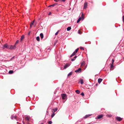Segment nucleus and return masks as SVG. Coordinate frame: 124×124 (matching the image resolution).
Instances as JSON below:
<instances>
[{
    "label": "nucleus",
    "mask_w": 124,
    "mask_h": 124,
    "mask_svg": "<svg viewBox=\"0 0 124 124\" xmlns=\"http://www.w3.org/2000/svg\"><path fill=\"white\" fill-rule=\"evenodd\" d=\"M8 47L9 46L7 44H6L3 45V48L4 49L5 48H7L8 49Z\"/></svg>",
    "instance_id": "nucleus-5"
},
{
    "label": "nucleus",
    "mask_w": 124,
    "mask_h": 124,
    "mask_svg": "<svg viewBox=\"0 0 124 124\" xmlns=\"http://www.w3.org/2000/svg\"><path fill=\"white\" fill-rule=\"evenodd\" d=\"M24 38V35H22L21 37V41H23Z\"/></svg>",
    "instance_id": "nucleus-13"
},
{
    "label": "nucleus",
    "mask_w": 124,
    "mask_h": 124,
    "mask_svg": "<svg viewBox=\"0 0 124 124\" xmlns=\"http://www.w3.org/2000/svg\"><path fill=\"white\" fill-rule=\"evenodd\" d=\"M41 124H43V123H42Z\"/></svg>",
    "instance_id": "nucleus-48"
},
{
    "label": "nucleus",
    "mask_w": 124,
    "mask_h": 124,
    "mask_svg": "<svg viewBox=\"0 0 124 124\" xmlns=\"http://www.w3.org/2000/svg\"><path fill=\"white\" fill-rule=\"evenodd\" d=\"M81 17H79L77 21V23H78L80 22V20H81Z\"/></svg>",
    "instance_id": "nucleus-16"
},
{
    "label": "nucleus",
    "mask_w": 124,
    "mask_h": 124,
    "mask_svg": "<svg viewBox=\"0 0 124 124\" xmlns=\"http://www.w3.org/2000/svg\"><path fill=\"white\" fill-rule=\"evenodd\" d=\"M80 49H81V50H84V48H83V47H80Z\"/></svg>",
    "instance_id": "nucleus-33"
},
{
    "label": "nucleus",
    "mask_w": 124,
    "mask_h": 124,
    "mask_svg": "<svg viewBox=\"0 0 124 124\" xmlns=\"http://www.w3.org/2000/svg\"><path fill=\"white\" fill-rule=\"evenodd\" d=\"M14 116L13 115H12L11 116V118L12 119H14Z\"/></svg>",
    "instance_id": "nucleus-31"
},
{
    "label": "nucleus",
    "mask_w": 124,
    "mask_h": 124,
    "mask_svg": "<svg viewBox=\"0 0 124 124\" xmlns=\"http://www.w3.org/2000/svg\"><path fill=\"white\" fill-rule=\"evenodd\" d=\"M13 73V71L12 70H10L9 71L8 73L9 74H12Z\"/></svg>",
    "instance_id": "nucleus-19"
},
{
    "label": "nucleus",
    "mask_w": 124,
    "mask_h": 124,
    "mask_svg": "<svg viewBox=\"0 0 124 124\" xmlns=\"http://www.w3.org/2000/svg\"><path fill=\"white\" fill-rule=\"evenodd\" d=\"M70 65V63H66L64 66V69H66L68 67H69Z\"/></svg>",
    "instance_id": "nucleus-6"
},
{
    "label": "nucleus",
    "mask_w": 124,
    "mask_h": 124,
    "mask_svg": "<svg viewBox=\"0 0 124 124\" xmlns=\"http://www.w3.org/2000/svg\"><path fill=\"white\" fill-rule=\"evenodd\" d=\"M40 36L41 39L43 38V33H41L40 34Z\"/></svg>",
    "instance_id": "nucleus-14"
},
{
    "label": "nucleus",
    "mask_w": 124,
    "mask_h": 124,
    "mask_svg": "<svg viewBox=\"0 0 124 124\" xmlns=\"http://www.w3.org/2000/svg\"><path fill=\"white\" fill-rule=\"evenodd\" d=\"M92 114H88L86 115L84 117V118H87L88 117H89L91 116Z\"/></svg>",
    "instance_id": "nucleus-12"
},
{
    "label": "nucleus",
    "mask_w": 124,
    "mask_h": 124,
    "mask_svg": "<svg viewBox=\"0 0 124 124\" xmlns=\"http://www.w3.org/2000/svg\"><path fill=\"white\" fill-rule=\"evenodd\" d=\"M59 1H62V0H59Z\"/></svg>",
    "instance_id": "nucleus-45"
},
{
    "label": "nucleus",
    "mask_w": 124,
    "mask_h": 124,
    "mask_svg": "<svg viewBox=\"0 0 124 124\" xmlns=\"http://www.w3.org/2000/svg\"><path fill=\"white\" fill-rule=\"evenodd\" d=\"M79 48H78L76 49L75 51L70 56V57H72L73 56L75 55L76 53H77L78 50Z\"/></svg>",
    "instance_id": "nucleus-1"
},
{
    "label": "nucleus",
    "mask_w": 124,
    "mask_h": 124,
    "mask_svg": "<svg viewBox=\"0 0 124 124\" xmlns=\"http://www.w3.org/2000/svg\"><path fill=\"white\" fill-rule=\"evenodd\" d=\"M66 0H62V1L63 2H64Z\"/></svg>",
    "instance_id": "nucleus-42"
},
{
    "label": "nucleus",
    "mask_w": 124,
    "mask_h": 124,
    "mask_svg": "<svg viewBox=\"0 0 124 124\" xmlns=\"http://www.w3.org/2000/svg\"><path fill=\"white\" fill-rule=\"evenodd\" d=\"M56 42H56H56H55V43H54V46H55V45H56Z\"/></svg>",
    "instance_id": "nucleus-43"
},
{
    "label": "nucleus",
    "mask_w": 124,
    "mask_h": 124,
    "mask_svg": "<svg viewBox=\"0 0 124 124\" xmlns=\"http://www.w3.org/2000/svg\"><path fill=\"white\" fill-rule=\"evenodd\" d=\"M81 68H79L78 70H76L75 71L76 72H80L81 71Z\"/></svg>",
    "instance_id": "nucleus-7"
},
{
    "label": "nucleus",
    "mask_w": 124,
    "mask_h": 124,
    "mask_svg": "<svg viewBox=\"0 0 124 124\" xmlns=\"http://www.w3.org/2000/svg\"><path fill=\"white\" fill-rule=\"evenodd\" d=\"M75 60V59H74L73 58V59H71V61H74Z\"/></svg>",
    "instance_id": "nucleus-38"
},
{
    "label": "nucleus",
    "mask_w": 124,
    "mask_h": 124,
    "mask_svg": "<svg viewBox=\"0 0 124 124\" xmlns=\"http://www.w3.org/2000/svg\"><path fill=\"white\" fill-rule=\"evenodd\" d=\"M19 41L18 40H17V41H16V43L15 44V45L16 46V44H17V43H18Z\"/></svg>",
    "instance_id": "nucleus-29"
},
{
    "label": "nucleus",
    "mask_w": 124,
    "mask_h": 124,
    "mask_svg": "<svg viewBox=\"0 0 124 124\" xmlns=\"http://www.w3.org/2000/svg\"><path fill=\"white\" fill-rule=\"evenodd\" d=\"M16 47V46L15 45H14V46L11 45L10 46H9L8 49H13L15 48Z\"/></svg>",
    "instance_id": "nucleus-2"
},
{
    "label": "nucleus",
    "mask_w": 124,
    "mask_h": 124,
    "mask_svg": "<svg viewBox=\"0 0 124 124\" xmlns=\"http://www.w3.org/2000/svg\"><path fill=\"white\" fill-rule=\"evenodd\" d=\"M55 114L54 113H53L51 115V117L53 118L55 115Z\"/></svg>",
    "instance_id": "nucleus-27"
},
{
    "label": "nucleus",
    "mask_w": 124,
    "mask_h": 124,
    "mask_svg": "<svg viewBox=\"0 0 124 124\" xmlns=\"http://www.w3.org/2000/svg\"><path fill=\"white\" fill-rule=\"evenodd\" d=\"M114 62V60H113V59H112V64H113V63Z\"/></svg>",
    "instance_id": "nucleus-39"
},
{
    "label": "nucleus",
    "mask_w": 124,
    "mask_h": 124,
    "mask_svg": "<svg viewBox=\"0 0 124 124\" xmlns=\"http://www.w3.org/2000/svg\"><path fill=\"white\" fill-rule=\"evenodd\" d=\"M78 33L79 34H81V32L79 30L78 31Z\"/></svg>",
    "instance_id": "nucleus-36"
},
{
    "label": "nucleus",
    "mask_w": 124,
    "mask_h": 124,
    "mask_svg": "<svg viewBox=\"0 0 124 124\" xmlns=\"http://www.w3.org/2000/svg\"><path fill=\"white\" fill-rule=\"evenodd\" d=\"M81 18H82V20H83L84 19V16L83 15V13H82V15H81Z\"/></svg>",
    "instance_id": "nucleus-25"
},
{
    "label": "nucleus",
    "mask_w": 124,
    "mask_h": 124,
    "mask_svg": "<svg viewBox=\"0 0 124 124\" xmlns=\"http://www.w3.org/2000/svg\"><path fill=\"white\" fill-rule=\"evenodd\" d=\"M84 64V63H81V66L82 65H83Z\"/></svg>",
    "instance_id": "nucleus-40"
},
{
    "label": "nucleus",
    "mask_w": 124,
    "mask_h": 124,
    "mask_svg": "<svg viewBox=\"0 0 124 124\" xmlns=\"http://www.w3.org/2000/svg\"><path fill=\"white\" fill-rule=\"evenodd\" d=\"M56 4H57L55 3L54 4L50 5L48 6V7H53L55 5H56Z\"/></svg>",
    "instance_id": "nucleus-23"
},
{
    "label": "nucleus",
    "mask_w": 124,
    "mask_h": 124,
    "mask_svg": "<svg viewBox=\"0 0 124 124\" xmlns=\"http://www.w3.org/2000/svg\"><path fill=\"white\" fill-rule=\"evenodd\" d=\"M13 59V58H11V59H10V60H11L12 59Z\"/></svg>",
    "instance_id": "nucleus-47"
},
{
    "label": "nucleus",
    "mask_w": 124,
    "mask_h": 124,
    "mask_svg": "<svg viewBox=\"0 0 124 124\" xmlns=\"http://www.w3.org/2000/svg\"><path fill=\"white\" fill-rule=\"evenodd\" d=\"M79 82L81 84H83V79H81L79 81Z\"/></svg>",
    "instance_id": "nucleus-18"
},
{
    "label": "nucleus",
    "mask_w": 124,
    "mask_h": 124,
    "mask_svg": "<svg viewBox=\"0 0 124 124\" xmlns=\"http://www.w3.org/2000/svg\"><path fill=\"white\" fill-rule=\"evenodd\" d=\"M123 58H124V57Z\"/></svg>",
    "instance_id": "nucleus-49"
},
{
    "label": "nucleus",
    "mask_w": 124,
    "mask_h": 124,
    "mask_svg": "<svg viewBox=\"0 0 124 124\" xmlns=\"http://www.w3.org/2000/svg\"><path fill=\"white\" fill-rule=\"evenodd\" d=\"M102 79L101 78H99L98 79V81L99 84H100L102 81Z\"/></svg>",
    "instance_id": "nucleus-11"
},
{
    "label": "nucleus",
    "mask_w": 124,
    "mask_h": 124,
    "mask_svg": "<svg viewBox=\"0 0 124 124\" xmlns=\"http://www.w3.org/2000/svg\"><path fill=\"white\" fill-rule=\"evenodd\" d=\"M51 14V12H50L49 13V15H50Z\"/></svg>",
    "instance_id": "nucleus-44"
},
{
    "label": "nucleus",
    "mask_w": 124,
    "mask_h": 124,
    "mask_svg": "<svg viewBox=\"0 0 124 124\" xmlns=\"http://www.w3.org/2000/svg\"><path fill=\"white\" fill-rule=\"evenodd\" d=\"M112 116L111 115L107 114V116L108 117H111Z\"/></svg>",
    "instance_id": "nucleus-24"
},
{
    "label": "nucleus",
    "mask_w": 124,
    "mask_h": 124,
    "mask_svg": "<svg viewBox=\"0 0 124 124\" xmlns=\"http://www.w3.org/2000/svg\"><path fill=\"white\" fill-rule=\"evenodd\" d=\"M75 92L78 94H79V91L78 90H76Z\"/></svg>",
    "instance_id": "nucleus-28"
},
{
    "label": "nucleus",
    "mask_w": 124,
    "mask_h": 124,
    "mask_svg": "<svg viewBox=\"0 0 124 124\" xmlns=\"http://www.w3.org/2000/svg\"><path fill=\"white\" fill-rule=\"evenodd\" d=\"M103 116L102 115H100L98 116L97 118L98 119H100L103 117Z\"/></svg>",
    "instance_id": "nucleus-9"
},
{
    "label": "nucleus",
    "mask_w": 124,
    "mask_h": 124,
    "mask_svg": "<svg viewBox=\"0 0 124 124\" xmlns=\"http://www.w3.org/2000/svg\"><path fill=\"white\" fill-rule=\"evenodd\" d=\"M123 21L124 22V16H123Z\"/></svg>",
    "instance_id": "nucleus-37"
},
{
    "label": "nucleus",
    "mask_w": 124,
    "mask_h": 124,
    "mask_svg": "<svg viewBox=\"0 0 124 124\" xmlns=\"http://www.w3.org/2000/svg\"><path fill=\"white\" fill-rule=\"evenodd\" d=\"M17 116H14V119H16V118H17Z\"/></svg>",
    "instance_id": "nucleus-35"
},
{
    "label": "nucleus",
    "mask_w": 124,
    "mask_h": 124,
    "mask_svg": "<svg viewBox=\"0 0 124 124\" xmlns=\"http://www.w3.org/2000/svg\"><path fill=\"white\" fill-rule=\"evenodd\" d=\"M110 70H112L114 69V66H113V64H112L111 65L110 67Z\"/></svg>",
    "instance_id": "nucleus-8"
},
{
    "label": "nucleus",
    "mask_w": 124,
    "mask_h": 124,
    "mask_svg": "<svg viewBox=\"0 0 124 124\" xmlns=\"http://www.w3.org/2000/svg\"><path fill=\"white\" fill-rule=\"evenodd\" d=\"M34 20L32 22H31L30 24V27H31L32 26V25L34 22Z\"/></svg>",
    "instance_id": "nucleus-22"
},
{
    "label": "nucleus",
    "mask_w": 124,
    "mask_h": 124,
    "mask_svg": "<svg viewBox=\"0 0 124 124\" xmlns=\"http://www.w3.org/2000/svg\"><path fill=\"white\" fill-rule=\"evenodd\" d=\"M14 57H15V56H13L12 57V58L13 59V58H14Z\"/></svg>",
    "instance_id": "nucleus-46"
},
{
    "label": "nucleus",
    "mask_w": 124,
    "mask_h": 124,
    "mask_svg": "<svg viewBox=\"0 0 124 124\" xmlns=\"http://www.w3.org/2000/svg\"><path fill=\"white\" fill-rule=\"evenodd\" d=\"M77 57V56H76L74 57V58L75 59Z\"/></svg>",
    "instance_id": "nucleus-41"
},
{
    "label": "nucleus",
    "mask_w": 124,
    "mask_h": 124,
    "mask_svg": "<svg viewBox=\"0 0 124 124\" xmlns=\"http://www.w3.org/2000/svg\"><path fill=\"white\" fill-rule=\"evenodd\" d=\"M30 117L28 116H26L25 117V119L28 121H29L30 119Z\"/></svg>",
    "instance_id": "nucleus-15"
},
{
    "label": "nucleus",
    "mask_w": 124,
    "mask_h": 124,
    "mask_svg": "<svg viewBox=\"0 0 124 124\" xmlns=\"http://www.w3.org/2000/svg\"><path fill=\"white\" fill-rule=\"evenodd\" d=\"M72 74V72H70L68 75V76H71Z\"/></svg>",
    "instance_id": "nucleus-21"
},
{
    "label": "nucleus",
    "mask_w": 124,
    "mask_h": 124,
    "mask_svg": "<svg viewBox=\"0 0 124 124\" xmlns=\"http://www.w3.org/2000/svg\"><path fill=\"white\" fill-rule=\"evenodd\" d=\"M87 3L86 2H85L84 3V8H85L87 7Z\"/></svg>",
    "instance_id": "nucleus-10"
},
{
    "label": "nucleus",
    "mask_w": 124,
    "mask_h": 124,
    "mask_svg": "<svg viewBox=\"0 0 124 124\" xmlns=\"http://www.w3.org/2000/svg\"><path fill=\"white\" fill-rule=\"evenodd\" d=\"M116 119L118 121H120L122 120V118L120 117L117 116L116 117Z\"/></svg>",
    "instance_id": "nucleus-4"
},
{
    "label": "nucleus",
    "mask_w": 124,
    "mask_h": 124,
    "mask_svg": "<svg viewBox=\"0 0 124 124\" xmlns=\"http://www.w3.org/2000/svg\"><path fill=\"white\" fill-rule=\"evenodd\" d=\"M53 110H54V112H56L57 110V108H55L54 109H53Z\"/></svg>",
    "instance_id": "nucleus-26"
},
{
    "label": "nucleus",
    "mask_w": 124,
    "mask_h": 124,
    "mask_svg": "<svg viewBox=\"0 0 124 124\" xmlns=\"http://www.w3.org/2000/svg\"><path fill=\"white\" fill-rule=\"evenodd\" d=\"M52 123V122L51 121H49L48 122V124H51Z\"/></svg>",
    "instance_id": "nucleus-30"
},
{
    "label": "nucleus",
    "mask_w": 124,
    "mask_h": 124,
    "mask_svg": "<svg viewBox=\"0 0 124 124\" xmlns=\"http://www.w3.org/2000/svg\"><path fill=\"white\" fill-rule=\"evenodd\" d=\"M59 31H57L55 33V35H57L58 34V33Z\"/></svg>",
    "instance_id": "nucleus-32"
},
{
    "label": "nucleus",
    "mask_w": 124,
    "mask_h": 124,
    "mask_svg": "<svg viewBox=\"0 0 124 124\" xmlns=\"http://www.w3.org/2000/svg\"><path fill=\"white\" fill-rule=\"evenodd\" d=\"M61 95L63 99H66L67 97V96L65 94H62Z\"/></svg>",
    "instance_id": "nucleus-3"
},
{
    "label": "nucleus",
    "mask_w": 124,
    "mask_h": 124,
    "mask_svg": "<svg viewBox=\"0 0 124 124\" xmlns=\"http://www.w3.org/2000/svg\"><path fill=\"white\" fill-rule=\"evenodd\" d=\"M36 40L38 41H39L40 40V38L38 36L36 37Z\"/></svg>",
    "instance_id": "nucleus-20"
},
{
    "label": "nucleus",
    "mask_w": 124,
    "mask_h": 124,
    "mask_svg": "<svg viewBox=\"0 0 124 124\" xmlns=\"http://www.w3.org/2000/svg\"><path fill=\"white\" fill-rule=\"evenodd\" d=\"M71 29V28L70 27H69L67 28V30L68 31H70Z\"/></svg>",
    "instance_id": "nucleus-17"
},
{
    "label": "nucleus",
    "mask_w": 124,
    "mask_h": 124,
    "mask_svg": "<svg viewBox=\"0 0 124 124\" xmlns=\"http://www.w3.org/2000/svg\"><path fill=\"white\" fill-rule=\"evenodd\" d=\"M81 94L82 95V96H84V93H83V92H82V93H81Z\"/></svg>",
    "instance_id": "nucleus-34"
}]
</instances>
